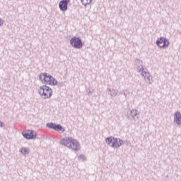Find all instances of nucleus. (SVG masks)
Segmentation results:
<instances>
[{
  "mask_svg": "<svg viewBox=\"0 0 181 181\" xmlns=\"http://www.w3.org/2000/svg\"><path fill=\"white\" fill-rule=\"evenodd\" d=\"M141 76L143 78H144V80H146L147 76H149V73L146 71V69H143V70L141 71Z\"/></svg>",
  "mask_w": 181,
  "mask_h": 181,
  "instance_id": "9b49d317",
  "label": "nucleus"
},
{
  "mask_svg": "<svg viewBox=\"0 0 181 181\" xmlns=\"http://www.w3.org/2000/svg\"><path fill=\"white\" fill-rule=\"evenodd\" d=\"M38 94L40 97H42L44 100H46L50 98L53 95V90L50 87L45 85L40 88Z\"/></svg>",
  "mask_w": 181,
  "mask_h": 181,
  "instance_id": "7ed1b4c3",
  "label": "nucleus"
},
{
  "mask_svg": "<svg viewBox=\"0 0 181 181\" xmlns=\"http://www.w3.org/2000/svg\"><path fill=\"white\" fill-rule=\"evenodd\" d=\"M134 66L137 69L138 73H141L144 70V62L141 59H136L134 60Z\"/></svg>",
  "mask_w": 181,
  "mask_h": 181,
  "instance_id": "423d86ee",
  "label": "nucleus"
},
{
  "mask_svg": "<svg viewBox=\"0 0 181 181\" xmlns=\"http://www.w3.org/2000/svg\"><path fill=\"white\" fill-rule=\"evenodd\" d=\"M151 78H152V76H151V75L148 74V75H147L146 80H147L148 81H151Z\"/></svg>",
  "mask_w": 181,
  "mask_h": 181,
  "instance_id": "b1692460",
  "label": "nucleus"
},
{
  "mask_svg": "<svg viewBox=\"0 0 181 181\" xmlns=\"http://www.w3.org/2000/svg\"><path fill=\"white\" fill-rule=\"evenodd\" d=\"M174 122L181 127V113L180 112H175L174 115Z\"/></svg>",
  "mask_w": 181,
  "mask_h": 181,
  "instance_id": "6e6552de",
  "label": "nucleus"
},
{
  "mask_svg": "<svg viewBox=\"0 0 181 181\" xmlns=\"http://www.w3.org/2000/svg\"><path fill=\"white\" fill-rule=\"evenodd\" d=\"M56 124H54V123H47V124H46V127H47V128H51L52 129H54V125H55Z\"/></svg>",
  "mask_w": 181,
  "mask_h": 181,
  "instance_id": "a211bd4d",
  "label": "nucleus"
},
{
  "mask_svg": "<svg viewBox=\"0 0 181 181\" xmlns=\"http://www.w3.org/2000/svg\"><path fill=\"white\" fill-rule=\"evenodd\" d=\"M105 142L110 146V148H113L114 149H118V148H121V146L124 145V140L114 136L106 138Z\"/></svg>",
  "mask_w": 181,
  "mask_h": 181,
  "instance_id": "f03ea898",
  "label": "nucleus"
},
{
  "mask_svg": "<svg viewBox=\"0 0 181 181\" xmlns=\"http://www.w3.org/2000/svg\"><path fill=\"white\" fill-rule=\"evenodd\" d=\"M139 112L136 109H132L131 110V116L135 119V117H136V115H138Z\"/></svg>",
  "mask_w": 181,
  "mask_h": 181,
  "instance_id": "ddd939ff",
  "label": "nucleus"
},
{
  "mask_svg": "<svg viewBox=\"0 0 181 181\" xmlns=\"http://www.w3.org/2000/svg\"><path fill=\"white\" fill-rule=\"evenodd\" d=\"M119 94H123L124 97L127 98L128 97V94H127V90H123L122 92H120Z\"/></svg>",
  "mask_w": 181,
  "mask_h": 181,
  "instance_id": "5701e85b",
  "label": "nucleus"
},
{
  "mask_svg": "<svg viewBox=\"0 0 181 181\" xmlns=\"http://www.w3.org/2000/svg\"><path fill=\"white\" fill-rule=\"evenodd\" d=\"M69 2H70V0H62L59 4V9L62 11H67Z\"/></svg>",
  "mask_w": 181,
  "mask_h": 181,
  "instance_id": "0eeeda50",
  "label": "nucleus"
},
{
  "mask_svg": "<svg viewBox=\"0 0 181 181\" xmlns=\"http://www.w3.org/2000/svg\"><path fill=\"white\" fill-rule=\"evenodd\" d=\"M4 25V20L0 18V26H2Z\"/></svg>",
  "mask_w": 181,
  "mask_h": 181,
  "instance_id": "393cba45",
  "label": "nucleus"
},
{
  "mask_svg": "<svg viewBox=\"0 0 181 181\" xmlns=\"http://www.w3.org/2000/svg\"><path fill=\"white\" fill-rule=\"evenodd\" d=\"M78 159L79 160H86V156L83 155V154H81L79 156H78Z\"/></svg>",
  "mask_w": 181,
  "mask_h": 181,
  "instance_id": "412c9836",
  "label": "nucleus"
},
{
  "mask_svg": "<svg viewBox=\"0 0 181 181\" xmlns=\"http://www.w3.org/2000/svg\"><path fill=\"white\" fill-rule=\"evenodd\" d=\"M107 91L108 93H110V95H111V97H115L118 94V91H117L114 88H112V90H111V88H107Z\"/></svg>",
  "mask_w": 181,
  "mask_h": 181,
  "instance_id": "9d476101",
  "label": "nucleus"
},
{
  "mask_svg": "<svg viewBox=\"0 0 181 181\" xmlns=\"http://www.w3.org/2000/svg\"><path fill=\"white\" fill-rule=\"evenodd\" d=\"M28 132L30 135L29 139H35L36 138V132L28 130Z\"/></svg>",
  "mask_w": 181,
  "mask_h": 181,
  "instance_id": "f8f14e48",
  "label": "nucleus"
},
{
  "mask_svg": "<svg viewBox=\"0 0 181 181\" xmlns=\"http://www.w3.org/2000/svg\"><path fill=\"white\" fill-rule=\"evenodd\" d=\"M156 44L158 47L165 49L169 46V40L163 37H161L157 39Z\"/></svg>",
  "mask_w": 181,
  "mask_h": 181,
  "instance_id": "39448f33",
  "label": "nucleus"
},
{
  "mask_svg": "<svg viewBox=\"0 0 181 181\" xmlns=\"http://www.w3.org/2000/svg\"><path fill=\"white\" fill-rule=\"evenodd\" d=\"M28 149L26 148H23L21 151V153H23V155H28L29 153V151H28Z\"/></svg>",
  "mask_w": 181,
  "mask_h": 181,
  "instance_id": "f3484780",
  "label": "nucleus"
},
{
  "mask_svg": "<svg viewBox=\"0 0 181 181\" xmlns=\"http://www.w3.org/2000/svg\"><path fill=\"white\" fill-rule=\"evenodd\" d=\"M52 75L49 74L45 73L42 84H49V83H50V80H52Z\"/></svg>",
  "mask_w": 181,
  "mask_h": 181,
  "instance_id": "1a4fd4ad",
  "label": "nucleus"
},
{
  "mask_svg": "<svg viewBox=\"0 0 181 181\" xmlns=\"http://www.w3.org/2000/svg\"><path fill=\"white\" fill-rule=\"evenodd\" d=\"M93 93H94V90L93 89H88V95H91V94H93Z\"/></svg>",
  "mask_w": 181,
  "mask_h": 181,
  "instance_id": "4be33fe9",
  "label": "nucleus"
},
{
  "mask_svg": "<svg viewBox=\"0 0 181 181\" xmlns=\"http://www.w3.org/2000/svg\"><path fill=\"white\" fill-rule=\"evenodd\" d=\"M23 136L26 139H29V138L30 137L28 132H25V133H22Z\"/></svg>",
  "mask_w": 181,
  "mask_h": 181,
  "instance_id": "aec40b11",
  "label": "nucleus"
},
{
  "mask_svg": "<svg viewBox=\"0 0 181 181\" xmlns=\"http://www.w3.org/2000/svg\"><path fill=\"white\" fill-rule=\"evenodd\" d=\"M70 45L74 49H81L83 47V41L78 37H73L70 40Z\"/></svg>",
  "mask_w": 181,
  "mask_h": 181,
  "instance_id": "20e7f679",
  "label": "nucleus"
},
{
  "mask_svg": "<svg viewBox=\"0 0 181 181\" xmlns=\"http://www.w3.org/2000/svg\"><path fill=\"white\" fill-rule=\"evenodd\" d=\"M0 127L1 128L4 127V123L1 121H0Z\"/></svg>",
  "mask_w": 181,
  "mask_h": 181,
  "instance_id": "a878e982",
  "label": "nucleus"
},
{
  "mask_svg": "<svg viewBox=\"0 0 181 181\" xmlns=\"http://www.w3.org/2000/svg\"><path fill=\"white\" fill-rule=\"evenodd\" d=\"M60 145L63 146H66L69 149H71L72 151H80V143L78 141L71 138V137H65L60 140Z\"/></svg>",
  "mask_w": 181,
  "mask_h": 181,
  "instance_id": "f257e3e1",
  "label": "nucleus"
},
{
  "mask_svg": "<svg viewBox=\"0 0 181 181\" xmlns=\"http://www.w3.org/2000/svg\"><path fill=\"white\" fill-rule=\"evenodd\" d=\"M81 2L82 5L87 6V5H90V4H91L92 0H81Z\"/></svg>",
  "mask_w": 181,
  "mask_h": 181,
  "instance_id": "2eb2a0df",
  "label": "nucleus"
},
{
  "mask_svg": "<svg viewBox=\"0 0 181 181\" xmlns=\"http://www.w3.org/2000/svg\"><path fill=\"white\" fill-rule=\"evenodd\" d=\"M45 78V73H41L39 76V80L40 81H42L43 83V79Z\"/></svg>",
  "mask_w": 181,
  "mask_h": 181,
  "instance_id": "6ab92c4d",
  "label": "nucleus"
},
{
  "mask_svg": "<svg viewBox=\"0 0 181 181\" xmlns=\"http://www.w3.org/2000/svg\"><path fill=\"white\" fill-rule=\"evenodd\" d=\"M48 84L49 86H57V81L56 79H54V78H53V76H52L49 83H48Z\"/></svg>",
  "mask_w": 181,
  "mask_h": 181,
  "instance_id": "4468645a",
  "label": "nucleus"
},
{
  "mask_svg": "<svg viewBox=\"0 0 181 181\" xmlns=\"http://www.w3.org/2000/svg\"><path fill=\"white\" fill-rule=\"evenodd\" d=\"M54 131H62L63 129V127L60 124H56L54 126Z\"/></svg>",
  "mask_w": 181,
  "mask_h": 181,
  "instance_id": "dca6fc26",
  "label": "nucleus"
}]
</instances>
